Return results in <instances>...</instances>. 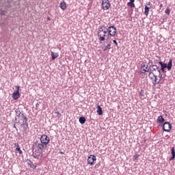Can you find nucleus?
<instances>
[{
	"mask_svg": "<svg viewBox=\"0 0 175 175\" xmlns=\"http://www.w3.org/2000/svg\"><path fill=\"white\" fill-rule=\"evenodd\" d=\"M159 64L161 66V70L163 73H166V70L165 69H167V70H172V66H173V59H170L168 64L163 63V62H159Z\"/></svg>",
	"mask_w": 175,
	"mask_h": 175,
	"instance_id": "f257e3e1",
	"label": "nucleus"
},
{
	"mask_svg": "<svg viewBox=\"0 0 175 175\" xmlns=\"http://www.w3.org/2000/svg\"><path fill=\"white\" fill-rule=\"evenodd\" d=\"M108 31V36H112L114 37L116 36V33H117V28L114 26H109L107 28Z\"/></svg>",
	"mask_w": 175,
	"mask_h": 175,
	"instance_id": "f03ea898",
	"label": "nucleus"
},
{
	"mask_svg": "<svg viewBox=\"0 0 175 175\" xmlns=\"http://www.w3.org/2000/svg\"><path fill=\"white\" fill-rule=\"evenodd\" d=\"M161 126H163L164 132H170L172 131V124L169 122H165Z\"/></svg>",
	"mask_w": 175,
	"mask_h": 175,
	"instance_id": "7ed1b4c3",
	"label": "nucleus"
},
{
	"mask_svg": "<svg viewBox=\"0 0 175 175\" xmlns=\"http://www.w3.org/2000/svg\"><path fill=\"white\" fill-rule=\"evenodd\" d=\"M101 6L103 10H108V9H110L111 4H110V1H109V0H103Z\"/></svg>",
	"mask_w": 175,
	"mask_h": 175,
	"instance_id": "20e7f679",
	"label": "nucleus"
},
{
	"mask_svg": "<svg viewBox=\"0 0 175 175\" xmlns=\"http://www.w3.org/2000/svg\"><path fill=\"white\" fill-rule=\"evenodd\" d=\"M40 142L42 144L47 146L50 143V137L46 135H42L40 137Z\"/></svg>",
	"mask_w": 175,
	"mask_h": 175,
	"instance_id": "39448f33",
	"label": "nucleus"
},
{
	"mask_svg": "<svg viewBox=\"0 0 175 175\" xmlns=\"http://www.w3.org/2000/svg\"><path fill=\"white\" fill-rule=\"evenodd\" d=\"M16 90H14L12 94V98L14 100H17V99L20 98V86H16Z\"/></svg>",
	"mask_w": 175,
	"mask_h": 175,
	"instance_id": "423d86ee",
	"label": "nucleus"
},
{
	"mask_svg": "<svg viewBox=\"0 0 175 175\" xmlns=\"http://www.w3.org/2000/svg\"><path fill=\"white\" fill-rule=\"evenodd\" d=\"M95 161H96V157L94 154H91L88 159V163L91 166L95 165Z\"/></svg>",
	"mask_w": 175,
	"mask_h": 175,
	"instance_id": "0eeeda50",
	"label": "nucleus"
},
{
	"mask_svg": "<svg viewBox=\"0 0 175 175\" xmlns=\"http://www.w3.org/2000/svg\"><path fill=\"white\" fill-rule=\"evenodd\" d=\"M33 158H36L37 159H39V157H43V152L42 150H40V149H36L34 152H33Z\"/></svg>",
	"mask_w": 175,
	"mask_h": 175,
	"instance_id": "6e6552de",
	"label": "nucleus"
},
{
	"mask_svg": "<svg viewBox=\"0 0 175 175\" xmlns=\"http://www.w3.org/2000/svg\"><path fill=\"white\" fill-rule=\"evenodd\" d=\"M141 69L142 70L141 73L146 76L147 72H150V66L148 67V65L146 66V64H144L141 66Z\"/></svg>",
	"mask_w": 175,
	"mask_h": 175,
	"instance_id": "1a4fd4ad",
	"label": "nucleus"
},
{
	"mask_svg": "<svg viewBox=\"0 0 175 175\" xmlns=\"http://www.w3.org/2000/svg\"><path fill=\"white\" fill-rule=\"evenodd\" d=\"M35 145L37 147V149L43 151V150H44V148H47V145H45L44 144H39L38 142H35Z\"/></svg>",
	"mask_w": 175,
	"mask_h": 175,
	"instance_id": "9d476101",
	"label": "nucleus"
},
{
	"mask_svg": "<svg viewBox=\"0 0 175 175\" xmlns=\"http://www.w3.org/2000/svg\"><path fill=\"white\" fill-rule=\"evenodd\" d=\"M157 68H158L157 65H150L149 76L154 75V72H157Z\"/></svg>",
	"mask_w": 175,
	"mask_h": 175,
	"instance_id": "9b49d317",
	"label": "nucleus"
},
{
	"mask_svg": "<svg viewBox=\"0 0 175 175\" xmlns=\"http://www.w3.org/2000/svg\"><path fill=\"white\" fill-rule=\"evenodd\" d=\"M102 32V30H100L98 29V40H100V42H105V40H106V38H105V37L106 36V35L103 34V36H102V34H100V33Z\"/></svg>",
	"mask_w": 175,
	"mask_h": 175,
	"instance_id": "f8f14e48",
	"label": "nucleus"
},
{
	"mask_svg": "<svg viewBox=\"0 0 175 175\" xmlns=\"http://www.w3.org/2000/svg\"><path fill=\"white\" fill-rule=\"evenodd\" d=\"M157 122H159V126H162L163 124H165V118H163V116H159L157 118Z\"/></svg>",
	"mask_w": 175,
	"mask_h": 175,
	"instance_id": "ddd939ff",
	"label": "nucleus"
},
{
	"mask_svg": "<svg viewBox=\"0 0 175 175\" xmlns=\"http://www.w3.org/2000/svg\"><path fill=\"white\" fill-rule=\"evenodd\" d=\"M138 94L140 99H146L147 98V94H146V92L143 90H141Z\"/></svg>",
	"mask_w": 175,
	"mask_h": 175,
	"instance_id": "4468645a",
	"label": "nucleus"
},
{
	"mask_svg": "<svg viewBox=\"0 0 175 175\" xmlns=\"http://www.w3.org/2000/svg\"><path fill=\"white\" fill-rule=\"evenodd\" d=\"M153 77H154V80L152 81V84L155 87V85H157V84H159L161 79H159V81H158V79H157L158 77L155 74H153Z\"/></svg>",
	"mask_w": 175,
	"mask_h": 175,
	"instance_id": "2eb2a0df",
	"label": "nucleus"
},
{
	"mask_svg": "<svg viewBox=\"0 0 175 175\" xmlns=\"http://www.w3.org/2000/svg\"><path fill=\"white\" fill-rule=\"evenodd\" d=\"M21 125L23 126V131L27 132L28 131V122H27V119H25V122H22Z\"/></svg>",
	"mask_w": 175,
	"mask_h": 175,
	"instance_id": "dca6fc26",
	"label": "nucleus"
},
{
	"mask_svg": "<svg viewBox=\"0 0 175 175\" xmlns=\"http://www.w3.org/2000/svg\"><path fill=\"white\" fill-rule=\"evenodd\" d=\"M21 120L23 121V122H25V120L26 122H28V118H27V115H25V113H22L21 115Z\"/></svg>",
	"mask_w": 175,
	"mask_h": 175,
	"instance_id": "f3484780",
	"label": "nucleus"
},
{
	"mask_svg": "<svg viewBox=\"0 0 175 175\" xmlns=\"http://www.w3.org/2000/svg\"><path fill=\"white\" fill-rule=\"evenodd\" d=\"M96 109H97V113L98 114V116H102V114H103V110L102 109V107L98 105L96 107Z\"/></svg>",
	"mask_w": 175,
	"mask_h": 175,
	"instance_id": "a211bd4d",
	"label": "nucleus"
},
{
	"mask_svg": "<svg viewBox=\"0 0 175 175\" xmlns=\"http://www.w3.org/2000/svg\"><path fill=\"white\" fill-rule=\"evenodd\" d=\"M51 55L52 57L53 61H54V59H55L56 58H58L59 57L58 53H54L51 51Z\"/></svg>",
	"mask_w": 175,
	"mask_h": 175,
	"instance_id": "6ab92c4d",
	"label": "nucleus"
},
{
	"mask_svg": "<svg viewBox=\"0 0 175 175\" xmlns=\"http://www.w3.org/2000/svg\"><path fill=\"white\" fill-rule=\"evenodd\" d=\"M15 146H16V150L19 152L20 155L23 154V150H21V148H20V145L18 143L15 144Z\"/></svg>",
	"mask_w": 175,
	"mask_h": 175,
	"instance_id": "aec40b11",
	"label": "nucleus"
},
{
	"mask_svg": "<svg viewBox=\"0 0 175 175\" xmlns=\"http://www.w3.org/2000/svg\"><path fill=\"white\" fill-rule=\"evenodd\" d=\"M80 124H81V125H83V124H85V121H87V120L85 119V118L84 116H81L79 118V120Z\"/></svg>",
	"mask_w": 175,
	"mask_h": 175,
	"instance_id": "412c9836",
	"label": "nucleus"
},
{
	"mask_svg": "<svg viewBox=\"0 0 175 175\" xmlns=\"http://www.w3.org/2000/svg\"><path fill=\"white\" fill-rule=\"evenodd\" d=\"M60 8L62 10H65L66 9V3L65 1L61 2Z\"/></svg>",
	"mask_w": 175,
	"mask_h": 175,
	"instance_id": "4be33fe9",
	"label": "nucleus"
},
{
	"mask_svg": "<svg viewBox=\"0 0 175 175\" xmlns=\"http://www.w3.org/2000/svg\"><path fill=\"white\" fill-rule=\"evenodd\" d=\"M127 5L130 8H135V0H130V2L127 3Z\"/></svg>",
	"mask_w": 175,
	"mask_h": 175,
	"instance_id": "5701e85b",
	"label": "nucleus"
},
{
	"mask_svg": "<svg viewBox=\"0 0 175 175\" xmlns=\"http://www.w3.org/2000/svg\"><path fill=\"white\" fill-rule=\"evenodd\" d=\"M148 12H150V7L145 5V11H144L145 16H148Z\"/></svg>",
	"mask_w": 175,
	"mask_h": 175,
	"instance_id": "b1692460",
	"label": "nucleus"
},
{
	"mask_svg": "<svg viewBox=\"0 0 175 175\" xmlns=\"http://www.w3.org/2000/svg\"><path fill=\"white\" fill-rule=\"evenodd\" d=\"M55 113L57 114V118H61V117H62V115L61 114V113H59V111H55Z\"/></svg>",
	"mask_w": 175,
	"mask_h": 175,
	"instance_id": "393cba45",
	"label": "nucleus"
},
{
	"mask_svg": "<svg viewBox=\"0 0 175 175\" xmlns=\"http://www.w3.org/2000/svg\"><path fill=\"white\" fill-rule=\"evenodd\" d=\"M37 149H38V147L36 146V145L35 143H34V144H33V146H32V148H31L33 154V152H34L35 150H36Z\"/></svg>",
	"mask_w": 175,
	"mask_h": 175,
	"instance_id": "a878e982",
	"label": "nucleus"
},
{
	"mask_svg": "<svg viewBox=\"0 0 175 175\" xmlns=\"http://www.w3.org/2000/svg\"><path fill=\"white\" fill-rule=\"evenodd\" d=\"M111 46V44H108L107 46H106L105 47V49H103V51H106L108 49H111V48H110Z\"/></svg>",
	"mask_w": 175,
	"mask_h": 175,
	"instance_id": "bb28decb",
	"label": "nucleus"
},
{
	"mask_svg": "<svg viewBox=\"0 0 175 175\" xmlns=\"http://www.w3.org/2000/svg\"><path fill=\"white\" fill-rule=\"evenodd\" d=\"M171 154H172V156L175 157V149H174V147H172L171 148Z\"/></svg>",
	"mask_w": 175,
	"mask_h": 175,
	"instance_id": "cd10ccee",
	"label": "nucleus"
},
{
	"mask_svg": "<svg viewBox=\"0 0 175 175\" xmlns=\"http://www.w3.org/2000/svg\"><path fill=\"white\" fill-rule=\"evenodd\" d=\"M165 13L169 16L170 14V10L169 8H167V9L165 11Z\"/></svg>",
	"mask_w": 175,
	"mask_h": 175,
	"instance_id": "c85d7f7f",
	"label": "nucleus"
},
{
	"mask_svg": "<svg viewBox=\"0 0 175 175\" xmlns=\"http://www.w3.org/2000/svg\"><path fill=\"white\" fill-rule=\"evenodd\" d=\"M139 154H135L134 156H133V161H137V159L139 158Z\"/></svg>",
	"mask_w": 175,
	"mask_h": 175,
	"instance_id": "c756f323",
	"label": "nucleus"
},
{
	"mask_svg": "<svg viewBox=\"0 0 175 175\" xmlns=\"http://www.w3.org/2000/svg\"><path fill=\"white\" fill-rule=\"evenodd\" d=\"M1 16H5L6 15V11L5 10H1L0 12Z\"/></svg>",
	"mask_w": 175,
	"mask_h": 175,
	"instance_id": "7c9ffc66",
	"label": "nucleus"
},
{
	"mask_svg": "<svg viewBox=\"0 0 175 175\" xmlns=\"http://www.w3.org/2000/svg\"><path fill=\"white\" fill-rule=\"evenodd\" d=\"M16 117H21V111H16Z\"/></svg>",
	"mask_w": 175,
	"mask_h": 175,
	"instance_id": "2f4dec72",
	"label": "nucleus"
},
{
	"mask_svg": "<svg viewBox=\"0 0 175 175\" xmlns=\"http://www.w3.org/2000/svg\"><path fill=\"white\" fill-rule=\"evenodd\" d=\"M156 69H157V72H159V75H160L161 71H162V70H161V68H159V66L157 67Z\"/></svg>",
	"mask_w": 175,
	"mask_h": 175,
	"instance_id": "473e14b6",
	"label": "nucleus"
},
{
	"mask_svg": "<svg viewBox=\"0 0 175 175\" xmlns=\"http://www.w3.org/2000/svg\"><path fill=\"white\" fill-rule=\"evenodd\" d=\"M103 32L104 35H106V33H107V32H109V31H107V28L106 29H104L103 31Z\"/></svg>",
	"mask_w": 175,
	"mask_h": 175,
	"instance_id": "72a5a7b5",
	"label": "nucleus"
},
{
	"mask_svg": "<svg viewBox=\"0 0 175 175\" xmlns=\"http://www.w3.org/2000/svg\"><path fill=\"white\" fill-rule=\"evenodd\" d=\"M175 156H172L170 159L169 161H174Z\"/></svg>",
	"mask_w": 175,
	"mask_h": 175,
	"instance_id": "f704fd0d",
	"label": "nucleus"
},
{
	"mask_svg": "<svg viewBox=\"0 0 175 175\" xmlns=\"http://www.w3.org/2000/svg\"><path fill=\"white\" fill-rule=\"evenodd\" d=\"M113 42L114 43V44H116V46H118V43L117 42V41L116 40H113Z\"/></svg>",
	"mask_w": 175,
	"mask_h": 175,
	"instance_id": "c9c22d12",
	"label": "nucleus"
},
{
	"mask_svg": "<svg viewBox=\"0 0 175 175\" xmlns=\"http://www.w3.org/2000/svg\"><path fill=\"white\" fill-rule=\"evenodd\" d=\"M148 65H155V64H152V62L151 60H149V62L148 63Z\"/></svg>",
	"mask_w": 175,
	"mask_h": 175,
	"instance_id": "e433bc0d",
	"label": "nucleus"
},
{
	"mask_svg": "<svg viewBox=\"0 0 175 175\" xmlns=\"http://www.w3.org/2000/svg\"><path fill=\"white\" fill-rule=\"evenodd\" d=\"M148 65H155V64H152V62L151 60H149V62L148 63Z\"/></svg>",
	"mask_w": 175,
	"mask_h": 175,
	"instance_id": "4c0bfd02",
	"label": "nucleus"
},
{
	"mask_svg": "<svg viewBox=\"0 0 175 175\" xmlns=\"http://www.w3.org/2000/svg\"><path fill=\"white\" fill-rule=\"evenodd\" d=\"M148 65H155V64H152V62L151 60H149V62L148 63Z\"/></svg>",
	"mask_w": 175,
	"mask_h": 175,
	"instance_id": "58836bf2",
	"label": "nucleus"
},
{
	"mask_svg": "<svg viewBox=\"0 0 175 175\" xmlns=\"http://www.w3.org/2000/svg\"><path fill=\"white\" fill-rule=\"evenodd\" d=\"M148 65H155V64H152V62L151 60H149V62L148 63Z\"/></svg>",
	"mask_w": 175,
	"mask_h": 175,
	"instance_id": "ea45409f",
	"label": "nucleus"
},
{
	"mask_svg": "<svg viewBox=\"0 0 175 175\" xmlns=\"http://www.w3.org/2000/svg\"><path fill=\"white\" fill-rule=\"evenodd\" d=\"M98 29H100V31H101L102 32H103V30H104L105 29H103V28L102 27V26H100L99 28H98Z\"/></svg>",
	"mask_w": 175,
	"mask_h": 175,
	"instance_id": "a19ab883",
	"label": "nucleus"
},
{
	"mask_svg": "<svg viewBox=\"0 0 175 175\" xmlns=\"http://www.w3.org/2000/svg\"><path fill=\"white\" fill-rule=\"evenodd\" d=\"M101 27L103 28V29H105V28H107V26H106V25H104L101 26Z\"/></svg>",
	"mask_w": 175,
	"mask_h": 175,
	"instance_id": "79ce46f5",
	"label": "nucleus"
},
{
	"mask_svg": "<svg viewBox=\"0 0 175 175\" xmlns=\"http://www.w3.org/2000/svg\"><path fill=\"white\" fill-rule=\"evenodd\" d=\"M39 105H40V102H38L36 104V107H38L39 106Z\"/></svg>",
	"mask_w": 175,
	"mask_h": 175,
	"instance_id": "37998d69",
	"label": "nucleus"
},
{
	"mask_svg": "<svg viewBox=\"0 0 175 175\" xmlns=\"http://www.w3.org/2000/svg\"><path fill=\"white\" fill-rule=\"evenodd\" d=\"M31 166H33V169H36V165H33V163L31 165Z\"/></svg>",
	"mask_w": 175,
	"mask_h": 175,
	"instance_id": "c03bdc74",
	"label": "nucleus"
},
{
	"mask_svg": "<svg viewBox=\"0 0 175 175\" xmlns=\"http://www.w3.org/2000/svg\"><path fill=\"white\" fill-rule=\"evenodd\" d=\"M151 2L148 1V2H146V6H148V5H150Z\"/></svg>",
	"mask_w": 175,
	"mask_h": 175,
	"instance_id": "a18cd8bd",
	"label": "nucleus"
},
{
	"mask_svg": "<svg viewBox=\"0 0 175 175\" xmlns=\"http://www.w3.org/2000/svg\"><path fill=\"white\" fill-rule=\"evenodd\" d=\"M159 77L160 78V80H161V79H162V75H161V73L159 74Z\"/></svg>",
	"mask_w": 175,
	"mask_h": 175,
	"instance_id": "49530a36",
	"label": "nucleus"
},
{
	"mask_svg": "<svg viewBox=\"0 0 175 175\" xmlns=\"http://www.w3.org/2000/svg\"><path fill=\"white\" fill-rule=\"evenodd\" d=\"M59 154H65V152H59Z\"/></svg>",
	"mask_w": 175,
	"mask_h": 175,
	"instance_id": "de8ad7c7",
	"label": "nucleus"
},
{
	"mask_svg": "<svg viewBox=\"0 0 175 175\" xmlns=\"http://www.w3.org/2000/svg\"><path fill=\"white\" fill-rule=\"evenodd\" d=\"M29 162H30V163L33 164V162H32V161H31V159H29Z\"/></svg>",
	"mask_w": 175,
	"mask_h": 175,
	"instance_id": "09e8293b",
	"label": "nucleus"
},
{
	"mask_svg": "<svg viewBox=\"0 0 175 175\" xmlns=\"http://www.w3.org/2000/svg\"><path fill=\"white\" fill-rule=\"evenodd\" d=\"M160 8H163V5L162 3L160 4Z\"/></svg>",
	"mask_w": 175,
	"mask_h": 175,
	"instance_id": "8fccbe9b",
	"label": "nucleus"
},
{
	"mask_svg": "<svg viewBox=\"0 0 175 175\" xmlns=\"http://www.w3.org/2000/svg\"><path fill=\"white\" fill-rule=\"evenodd\" d=\"M14 128H15V129H16L17 131V127H16V124L14 125Z\"/></svg>",
	"mask_w": 175,
	"mask_h": 175,
	"instance_id": "3c124183",
	"label": "nucleus"
},
{
	"mask_svg": "<svg viewBox=\"0 0 175 175\" xmlns=\"http://www.w3.org/2000/svg\"><path fill=\"white\" fill-rule=\"evenodd\" d=\"M157 58H159V59H161V57H159V56H157Z\"/></svg>",
	"mask_w": 175,
	"mask_h": 175,
	"instance_id": "603ef678",
	"label": "nucleus"
},
{
	"mask_svg": "<svg viewBox=\"0 0 175 175\" xmlns=\"http://www.w3.org/2000/svg\"><path fill=\"white\" fill-rule=\"evenodd\" d=\"M15 121H17V118H15Z\"/></svg>",
	"mask_w": 175,
	"mask_h": 175,
	"instance_id": "864d4df0",
	"label": "nucleus"
},
{
	"mask_svg": "<svg viewBox=\"0 0 175 175\" xmlns=\"http://www.w3.org/2000/svg\"><path fill=\"white\" fill-rule=\"evenodd\" d=\"M48 20H50V17H48Z\"/></svg>",
	"mask_w": 175,
	"mask_h": 175,
	"instance_id": "5fc2aeb1",
	"label": "nucleus"
},
{
	"mask_svg": "<svg viewBox=\"0 0 175 175\" xmlns=\"http://www.w3.org/2000/svg\"><path fill=\"white\" fill-rule=\"evenodd\" d=\"M101 36H103V34H101Z\"/></svg>",
	"mask_w": 175,
	"mask_h": 175,
	"instance_id": "6e6d98bb",
	"label": "nucleus"
}]
</instances>
